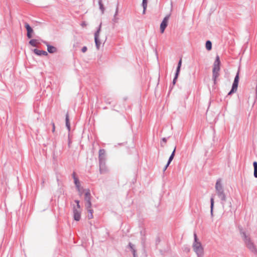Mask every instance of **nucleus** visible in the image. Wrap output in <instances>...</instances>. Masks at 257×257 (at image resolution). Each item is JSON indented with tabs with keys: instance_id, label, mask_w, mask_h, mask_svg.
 Returning <instances> with one entry per match:
<instances>
[{
	"instance_id": "22",
	"label": "nucleus",
	"mask_w": 257,
	"mask_h": 257,
	"mask_svg": "<svg viewBox=\"0 0 257 257\" xmlns=\"http://www.w3.org/2000/svg\"><path fill=\"white\" fill-rule=\"evenodd\" d=\"M89 214L88 215V218L89 219H92L93 218V210L91 209V208H86Z\"/></svg>"
},
{
	"instance_id": "23",
	"label": "nucleus",
	"mask_w": 257,
	"mask_h": 257,
	"mask_svg": "<svg viewBox=\"0 0 257 257\" xmlns=\"http://www.w3.org/2000/svg\"><path fill=\"white\" fill-rule=\"evenodd\" d=\"M205 46H206V48L207 50H210L212 48V43H211V41H207L206 42Z\"/></svg>"
},
{
	"instance_id": "41",
	"label": "nucleus",
	"mask_w": 257,
	"mask_h": 257,
	"mask_svg": "<svg viewBox=\"0 0 257 257\" xmlns=\"http://www.w3.org/2000/svg\"><path fill=\"white\" fill-rule=\"evenodd\" d=\"M161 146H162V147H164V145H163L162 143H161Z\"/></svg>"
},
{
	"instance_id": "33",
	"label": "nucleus",
	"mask_w": 257,
	"mask_h": 257,
	"mask_svg": "<svg viewBox=\"0 0 257 257\" xmlns=\"http://www.w3.org/2000/svg\"><path fill=\"white\" fill-rule=\"evenodd\" d=\"M52 126H53L52 132L54 133L55 132V126L54 123V122H52Z\"/></svg>"
},
{
	"instance_id": "12",
	"label": "nucleus",
	"mask_w": 257,
	"mask_h": 257,
	"mask_svg": "<svg viewBox=\"0 0 257 257\" xmlns=\"http://www.w3.org/2000/svg\"><path fill=\"white\" fill-rule=\"evenodd\" d=\"M25 28L27 31V36L28 38H31L32 36V34L34 32L33 29L30 27V26L28 23H25Z\"/></svg>"
},
{
	"instance_id": "27",
	"label": "nucleus",
	"mask_w": 257,
	"mask_h": 257,
	"mask_svg": "<svg viewBox=\"0 0 257 257\" xmlns=\"http://www.w3.org/2000/svg\"><path fill=\"white\" fill-rule=\"evenodd\" d=\"M142 5L144 9L143 14H145L147 7V0H143Z\"/></svg>"
},
{
	"instance_id": "9",
	"label": "nucleus",
	"mask_w": 257,
	"mask_h": 257,
	"mask_svg": "<svg viewBox=\"0 0 257 257\" xmlns=\"http://www.w3.org/2000/svg\"><path fill=\"white\" fill-rule=\"evenodd\" d=\"M170 17V15H168L166 16L163 19L160 25V31L162 34L164 32V31L168 26V22L169 20V18Z\"/></svg>"
},
{
	"instance_id": "24",
	"label": "nucleus",
	"mask_w": 257,
	"mask_h": 257,
	"mask_svg": "<svg viewBox=\"0 0 257 257\" xmlns=\"http://www.w3.org/2000/svg\"><path fill=\"white\" fill-rule=\"evenodd\" d=\"M175 150H176V147L174 149L172 154L171 155V156L169 159V160L167 163L168 164H170V163L171 162V161H172V160L173 159L174 155H175Z\"/></svg>"
},
{
	"instance_id": "15",
	"label": "nucleus",
	"mask_w": 257,
	"mask_h": 257,
	"mask_svg": "<svg viewBox=\"0 0 257 257\" xmlns=\"http://www.w3.org/2000/svg\"><path fill=\"white\" fill-rule=\"evenodd\" d=\"M44 43L47 46V50L50 53H53L56 52L57 49L54 46L49 45L48 44V43L46 42H44Z\"/></svg>"
},
{
	"instance_id": "31",
	"label": "nucleus",
	"mask_w": 257,
	"mask_h": 257,
	"mask_svg": "<svg viewBox=\"0 0 257 257\" xmlns=\"http://www.w3.org/2000/svg\"><path fill=\"white\" fill-rule=\"evenodd\" d=\"M178 77V75H176L175 74V77H174V79L173 80V85H175L176 84V80H177Z\"/></svg>"
},
{
	"instance_id": "1",
	"label": "nucleus",
	"mask_w": 257,
	"mask_h": 257,
	"mask_svg": "<svg viewBox=\"0 0 257 257\" xmlns=\"http://www.w3.org/2000/svg\"><path fill=\"white\" fill-rule=\"evenodd\" d=\"M215 191L218 197L222 201L221 204L222 205L223 209L225 211H230L232 208V203L231 201H229L227 203V205H225L224 201H226V197L224 193L223 187L221 183V179H218L215 184Z\"/></svg>"
},
{
	"instance_id": "25",
	"label": "nucleus",
	"mask_w": 257,
	"mask_h": 257,
	"mask_svg": "<svg viewBox=\"0 0 257 257\" xmlns=\"http://www.w3.org/2000/svg\"><path fill=\"white\" fill-rule=\"evenodd\" d=\"M175 150H176V147L174 149L172 154L171 155V156L169 159V160L167 163L168 164H170V163L171 162V161H172V160L173 159L174 155H175Z\"/></svg>"
},
{
	"instance_id": "4",
	"label": "nucleus",
	"mask_w": 257,
	"mask_h": 257,
	"mask_svg": "<svg viewBox=\"0 0 257 257\" xmlns=\"http://www.w3.org/2000/svg\"><path fill=\"white\" fill-rule=\"evenodd\" d=\"M220 61L219 60V57L217 56L216 59L213 64V68L212 70V78L215 83L217 78L219 76V71L220 70Z\"/></svg>"
},
{
	"instance_id": "28",
	"label": "nucleus",
	"mask_w": 257,
	"mask_h": 257,
	"mask_svg": "<svg viewBox=\"0 0 257 257\" xmlns=\"http://www.w3.org/2000/svg\"><path fill=\"white\" fill-rule=\"evenodd\" d=\"M210 203H211V206H210V207H211V213L212 214L213 208V206H214V198L213 197L211 198Z\"/></svg>"
},
{
	"instance_id": "14",
	"label": "nucleus",
	"mask_w": 257,
	"mask_h": 257,
	"mask_svg": "<svg viewBox=\"0 0 257 257\" xmlns=\"http://www.w3.org/2000/svg\"><path fill=\"white\" fill-rule=\"evenodd\" d=\"M105 150L101 149L99 151V162L105 161Z\"/></svg>"
},
{
	"instance_id": "17",
	"label": "nucleus",
	"mask_w": 257,
	"mask_h": 257,
	"mask_svg": "<svg viewBox=\"0 0 257 257\" xmlns=\"http://www.w3.org/2000/svg\"><path fill=\"white\" fill-rule=\"evenodd\" d=\"M128 245L132 252H133L134 257H137V255L136 254V250L135 249L134 245H133L132 243H130Z\"/></svg>"
},
{
	"instance_id": "19",
	"label": "nucleus",
	"mask_w": 257,
	"mask_h": 257,
	"mask_svg": "<svg viewBox=\"0 0 257 257\" xmlns=\"http://www.w3.org/2000/svg\"><path fill=\"white\" fill-rule=\"evenodd\" d=\"M66 126L68 130L69 131L70 130V123L69 122V115L68 113H67L66 114Z\"/></svg>"
},
{
	"instance_id": "29",
	"label": "nucleus",
	"mask_w": 257,
	"mask_h": 257,
	"mask_svg": "<svg viewBox=\"0 0 257 257\" xmlns=\"http://www.w3.org/2000/svg\"><path fill=\"white\" fill-rule=\"evenodd\" d=\"M75 202H76V203L77 204V205H76V207H75L76 208H78L79 209H80V205L79 204V201L77 200H76L75 201Z\"/></svg>"
},
{
	"instance_id": "5",
	"label": "nucleus",
	"mask_w": 257,
	"mask_h": 257,
	"mask_svg": "<svg viewBox=\"0 0 257 257\" xmlns=\"http://www.w3.org/2000/svg\"><path fill=\"white\" fill-rule=\"evenodd\" d=\"M84 200L85 202V206L86 208H91V195L89 190H85V197Z\"/></svg>"
},
{
	"instance_id": "8",
	"label": "nucleus",
	"mask_w": 257,
	"mask_h": 257,
	"mask_svg": "<svg viewBox=\"0 0 257 257\" xmlns=\"http://www.w3.org/2000/svg\"><path fill=\"white\" fill-rule=\"evenodd\" d=\"M239 81V72H238L234 78V80L232 84L231 90L228 93V95L232 94L237 90Z\"/></svg>"
},
{
	"instance_id": "20",
	"label": "nucleus",
	"mask_w": 257,
	"mask_h": 257,
	"mask_svg": "<svg viewBox=\"0 0 257 257\" xmlns=\"http://www.w3.org/2000/svg\"><path fill=\"white\" fill-rule=\"evenodd\" d=\"M253 167H254V173L253 175L255 178H257V162H254L253 163Z\"/></svg>"
},
{
	"instance_id": "38",
	"label": "nucleus",
	"mask_w": 257,
	"mask_h": 257,
	"mask_svg": "<svg viewBox=\"0 0 257 257\" xmlns=\"http://www.w3.org/2000/svg\"><path fill=\"white\" fill-rule=\"evenodd\" d=\"M80 193V195H81L82 193V189L80 188V191H79Z\"/></svg>"
},
{
	"instance_id": "6",
	"label": "nucleus",
	"mask_w": 257,
	"mask_h": 257,
	"mask_svg": "<svg viewBox=\"0 0 257 257\" xmlns=\"http://www.w3.org/2000/svg\"><path fill=\"white\" fill-rule=\"evenodd\" d=\"M101 23H100L98 30L94 34V41H95L96 47L97 50L99 49V48H100V46L101 45V42L99 40V35H100V31H101Z\"/></svg>"
},
{
	"instance_id": "13",
	"label": "nucleus",
	"mask_w": 257,
	"mask_h": 257,
	"mask_svg": "<svg viewBox=\"0 0 257 257\" xmlns=\"http://www.w3.org/2000/svg\"><path fill=\"white\" fill-rule=\"evenodd\" d=\"M99 171L101 174H104L107 172L105 161L99 162Z\"/></svg>"
},
{
	"instance_id": "21",
	"label": "nucleus",
	"mask_w": 257,
	"mask_h": 257,
	"mask_svg": "<svg viewBox=\"0 0 257 257\" xmlns=\"http://www.w3.org/2000/svg\"><path fill=\"white\" fill-rule=\"evenodd\" d=\"M74 181L76 187L78 189V191H80V183L79 180L77 177H74Z\"/></svg>"
},
{
	"instance_id": "2",
	"label": "nucleus",
	"mask_w": 257,
	"mask_h": 257,
	"mask_svg": "<svg viewBox=\"0 0 257 257\" xmlns=\"http://www.w3.org/2000/svg\"><path fill=\"white\" fill-rule=\"evenodd\" d=\"M240 234L242 239L245 244L247 248L252 252H256V249L255 245L250 239L249 236L246 234V233L243 231L242 230H240Z\"/></svg>"
},
{
	"instance_id": "11",
	"label": "nucleus",
	"mask_w": 257,
	"mask_h": 257,
	"mask_svg": "<svg viewBox=\"0 0 257 257\" xmlns=\"http://www.w3.org/2000/svg\"><path fill=\"white\" fill-rule=\"evenodd\" d=\"M118 6L116 7L115 13L113 16V18L112 19V23L113 26H114L116 24L118 23L119 18L118 17Z\"/></svg>"
},
{
	"instance_id": "35",
	"label": "nucleus",
	"mask_w": 257,
	"mask_h": 257,
	"mask_svg": "<svg viewBox=\"0 0 257 257\" xmlns=\"http://www.w3.org/2000/svg\"><path fill=\"white\" fill-rule=\"evenodd\" d=\"M169 165V164L167 163V165L165 166V167L164 168V170H163L164 171H165L167 169V168H168Z\"/></svg>"
},
{
	"instance_id": "36",
	"label": "nucleus",
	"mask_w": 257,
	"mask_h": 257,
	"mask_svg": "<svg viewBox=\"0 0 257 257\" xmlns=\"http://www.w3.org/2000/svg\"><path fill=\"white\" fill-rule=\"evenodd\" d=\"M162 140L164 143V144H165L167 142V139L165 138H163Z\"/></svg>"
},
{
	"instance_id": "26",
	"label": "nucleus",
	"mask_w": 257,
	"mask_h": 257,
	"mask_svg": "<svg viewBox=\"0 0 257 257\" xmlns=\"http://www.w3.org/2000/svg\"><path fill=\"white\" fill-rule=\"evenodd\" d=\"M29 44L34 47H36L38 44L37 40L36 39H32L29 41Z\"/></svg>"
},
{
	"instance_id": "3",
	"label": "nucleus",
	"mask_w": 257,
	"mask_h": 257,
	"mask_svg": "<svg viewBox=\"0 0 257 257\" xmlns=\"http://www.w3.org/2000/svg\"><path fill=\"white\" fill-rule=\"evenodd\" d=\"M194 241L192 247L198 257H202L203 255L204 249L201 243L198 240L196 233H194Z\"/></svg>"
},
{
	"instance_id": "7",
	"label": "nucleus",
	"mask_w": 257,
	"mask_h": 257,
	"mask_svg": "<svg viewBox=\"0 0 257 257\" xmlns=\"http://www.w3.org/2000/svg\"><path fill=\"white\" fill-rule=\"evenodd\" d=\"M239 81V72H238L234 78V80L232 84L231 90L228 93V95L232 94L237 90Z\"/></svg>"
},
{
	"instance_id": "32",
	"label": "nucleus",
	"mask_w": 257,
	"mask_h": 257,
	"mask_svg": "<svg viewBox=\"0 0 257 257\" xmlns=\"http://www.w3.org/2000/svg\"><path fill=\"white\" fill-rule=\"evenodd\" d=\"M87 47L86 46H84L83 47H82L81 51L83 53H85L87 51Z\"/></svg>"
},
{
	"instance_id": "18",
	"label": "nucleus",
	"mask_w": 257,
	"mask_h": 257,
	"mask_svg": "<svg viewBox=\"0 0 257 257\" xmlns=\"http://www.w3.org/2000/svg\"><path fill=\"white\" fill-rule=\"evenodd\" d=\"M98 5L99 7V9L101 12V14H103L105 11V8L102 4V0H98Z\"/></svg>"
},
{
	"instance_id": "30",
	"label": "nucleus",
	"mask_w": 257,
	"mask_h": 257,
	"mask_svg": "<svg viewBox=\"0 0 257 257\" xmlns=\"http://www.w3.org/2000/svg\"><path fill=\"white\" fill-rule=\"evenodd\" d=\"M180 68H181V67L177 66L176 74H175L176 75H179V72L180 71Z\"/></svg>"
},
{
	"instance_id": "37",
	"label": "nucleus",
	"mask_w": 257,
	"mask_h": 257,
	"mask_svg": "<svg viewBox=\"0 0 257 257\" xmlns=\"http://www.w3.org/2000/svg\"><path fill=\"white\" fill-rule=\"evenodd\" d=\"M81 26L82 27H85L86 26V24H85V22H83L82 24H81Z\"/></svg>"
},
{
	"instance_id": "10",
	"label": "nucleus",
	"mask_w": 257,
	"mask_h": 257,
	"mask_svg": "<svg viewBox=\"0 0 257 257\" xmlns=\"http://www.w3.org/2000/svg\"><path fill=\"white\" fill-rule=\"evenodd\" d=\"M73 217L74 220L79 221L81 218V208L80 209L76 208L75 207L73 208Z\"/></svg>"
},
{
	"instance_id": "40",
	"label": "nucleus",
	"mask_w": 257,
	"mask_h": 257,
	"mask_svg": "<svg viewBox=\"0 0 257 257\" xmlns=\"http://www.w3.org/2000/svg\"><path fill=\"white\" fill-rule=\"evenodd\" d=\"M44 183H45V180L43 179V181H42V183L43 186L44 185Z\"/></svg>"
},
{
	"instance_id": "16",
	"label": "nucleus",
	"mask_w": 257,
	"mask_h": 257,
	"mask_svg": "<svg viewBox=\"0 0 257 257\" xmlns=\"http://www.w3.org/2000/svg\"><path fill=\"white\" fill-rule=\"evenodd\" d=\"M33 51L35 53V54H36V55H39V56H41V55L47 56L48 55V53L46 51H43V50H39L35 49Z\"/></svg>"
},
{
	"instance_id": "34",
	"label": "nucleus",
	"mask_w": 257,
	"mask_h": 257,
	"mask_svg": "<svg viewBox=\"0 0 257 257\" xmlns=\"http://www.w3.org/2000/svg\"><path fill=\"white\" fill-rule=\"evenodd\" d=\"M181 65H182V60L180 59L178 62V66L179 67H181Z\"/></svg>"
},
{
	"instance_id": "39",
	"label": "nucleus",
	"mask_w": 257,
	"mask_h": 257,
	"mask_svg": "<svg viewBox=\"0 0 257 257\" xmlns=\"http://www.w3.org/2000/svg\"><path fill=\"white\" fill-rule=\"evenodd\" d=\"M73 175V179H74V177H76V176H75V173L74 172V173H73V175Z\"/></svg>"
}]
</instances>
